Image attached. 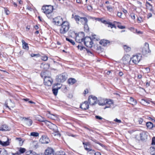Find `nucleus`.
Wrapping results in <instances>:
<instances>
[{"label":"nucleus","mask_w":155,"mask_h":155,"mask_svg":"<svg viewBox=\"0 0 155 155\" xmlns=\"http://www.w3.org/2000/svg\"><path fill=\"white\" fill-rule=\"evenodd\" d=\"M53 7L51 5H46L43 6L41 8L42 12L45 13L47 17L50 18H51V15Z\"/></svg>","instance_id":"obj_1"},{"label":"nucleus","mask_w":155,"mask_h":155,"mask_svg":"<svg viewBox=\"0 0 155 155\" xmlns=\"http://www.w3.org/2000/svg\"><path fill=\"white\" fill-rule=\"evenodd\" d=\"M74 18L78 24L81 23L84 25L85 28L87 27V19L86 17H81L78 15H75Z\"/></svg>","instance_id":"obj_2"},{"label":"nucleus","mask_w":155,"mask_h":155,"mask_svg":"<svg viewBox=\"0 0 155 155\" xmlns=\"http://www.w3.org/2000/svg\"><path fill=\"white\" fill-rule=\"evenodd\" d=\"M44 123L50 129L53 130L55 132L54 135H58L60 136V134L57 131V127L55 125L47 120H45Z\"/></svg>","instance_id":"obj_3"},{"label":"nucleus","mask_w":155,"mask_h":155,"mask_svg":"<svg viewBox=\"0 0 155 155\" xmlns=\"http://www.w3.org/2000/svg\"><path fill=\"white\" fill-rule=\"evenodd\" d=\"M61 28L60 31L61 34H64L67 32L69 29L70 26L69 23L67 21L63 22L60 25Z\"/></svg>","instance_id":"obj_4"},{"label":"nucleus","mask_w":155,"mask_h":155,"mask_svg":"<svg viewBox=\"0 0 155 155\" xmlns=\"http://www.w3.org/2000/svg\"><path fill=\"white\" fill-rule=\"evenodd\" d=\"M86 38V37L84 36V33L81 32L79 33L78 35L76 36L75 40L77 42L79 43L83 42L84 45L87 46L86 42L85 41Z\"/></svg>","instance_id":"obj_5"},{"label":"nucleus","mask_w":155,"mask_h":155,"mask_svg":"<svg viewBox=\"0 0 155 155\" xmlns=\"http://www.w3.org/2000/svg\"><path fill=\"white\" fill-rule=\"evenodd\" d=\"M67 75L65 73H62L57 76L56 81L58 82H63L67 79Z\"/></svg>","instance_id":"obj_6"},{"label":"nucleus","mask_w":155,"mask_h":155,"mask_svg":"<svg viewBox=\"0 0 155 155\" xmlns=\"http://www.w3.org/2000/svg\"><path fill=\"white\" fill-rule=\"evenodd\" d=\"M97 98L93 95H90L88 99V103L91 105H94L97 103Z\"/></svg>","instance_id":"obj_7"},{"label":"nucleus","mask_w":155,"mask_h":155,"mask_svg":"<svg viewBox=\"0 0 155 155\" xmlns=\"http://www.w3.org/2000/svg\"><path fill=\"white\" fill-rule=\"evenodd\" d=\"M141 56L138 55H137L133 56L131 58V61L134 64H137L140 61L141 59Z\"/></svg>","instance_id":"obj_8"},{"label":"nucleus","mask_w":155,"mask_h":155,"mask_svg":"<svg viewBox=\"0 0 155 155\" xmlns=\"http://www.w3.org/2000/svg\"><path fill=\"white\" fill-rule=\"evenodd\" d=\"M105 104L106 106L104 108V109L106 108H113L114 107V103L113 101L110 99H106L105 102Z\"/></svg>","instance_id":"obj_9"},{"label":"nucleus","mask_w":155,"mask_h":155,"mask_svg":"<svg viewBox=\"0 0 155 155\" xmlns=\"http://www.w3.org/2000/svg\"><path fill=\"white\" fill-rule=\"evenodd\" d=\"M122 60L123 61V63L124 64H127L131 63V58H130V56L129 55H125L122 58Z\"/></svg>","instance_id":"obj_10"},{"label":"nucleus","mask_w":155,"mask_h":155,"mask_svg":"<svg viewBox=\"0 0 155 155\" xmlns=\"http://www.w3.org/2000/svg\"><path fill=\"white\" fill-rule=\"evenodd\" d=\"M150 52L149 49V45L147 43H145L144 46L142 49V52L143 54L145 55Z\"/></svg>","instance_id":"obj_11"},{"label":"nucleus","mask_w":155,"mask_h":155,"mask_svg":"<svg viewBox=\"0 0 155 155\" xmlns=\"http://www.w3.org/2000/svg\"><path fill=\"white\" fill-rule=\"evenodd\" d=\"M53 22L57 25H60L63 22L62 18L59 16L53 18Z\"/></svg>","instance_id":"obj_12"},{"label":"nucleus","mask_w":155,"mask_h":155,"mask_svg":"<svg viewBox=\"0 0 155 155\" xmlns=\"http://www.w3.org/2000/svg\"><path fill=\"white\" fill-rule=\"evenodd\" d=\"M95 36H96V35H92V38L88 36V41L89 42V46H88V48H92V46L94 43L92 41V39H96L97 41L99 39L98 38L97 39L95 37Z\"/></svg>","instance_id":"obj_13"},{"label":"nucleus","mask_w":155,"mask_h":155,"mask_svg":"<svg viewBox=\"0 0 155 155\" xmlns=\"http://www.w3.org/2000/svg\"><path fill=\"white\" fill-rule=\"evenodd\" d=\"M148 134L147 132L145 131H143L140 134L141 140L143 142L146 141L147 139Z\"/></svg>","instance_id":"obj_14"},{"label":"nucleus","mask_w":155,"mask_h":155,"mask_svg":"<svg viewBox=\"0 0 155 155\" xmlns=\"http://www.w3.org/2000/svg\"><path fill=\"white\" fill-rule=\"evenodd\" d=\"M53 82L52 79L49 77L46 76L45 78L44 83L45 84L48 86H51Z\"/></svg>","instance_id":"obj_15"},{"label":"nucleus","mask_w":155,"mask_h":155,"mask_svg":"<svg viewBox=\"0 0 155 155\" xmlns=\"http://www.w3.org/2000/svg\"><path fill=\"white\" fill-rule=\"evenodd\" d=\"M50 141L48 138L45 136H42L39 140L41 143H48Z\"/></svg>","instance_id":"obj_16"},{"label":"nucleus","mask_w":155,"mask_h":155,"mask_svg":"<svg viewBox=\"0 0 155 155\" xmlns=\"http://www.w3.org/2000/svg\"><path fill=\"white\" fill-rule=\"evenodd\" d=\"M53 150L50 147L48 148L45 152V155H54Z\"/></svg>","instance_id":"obj_17"},{"label":"nucleus","mask_w":155,"mask_h":155,"mask_svg":"<svg viewBox=\"0 0 155 155\" xmlns=\"http://www.w3.org/2000/svg\"><path fill=\"white\" fill-rule=\"evenodd\" d=\"M99 43L103 46H106L109 45L110 42L108 40L103 39L100 41Z\"/></svg>","instance_id":"obj_18"},{"label":"nucleus","mask_w":155,"mask_h":155,"mask_svg":"<svg viewBox=\"0 0 155 155\" xmlns=\"http://www.w3.org/2000/svg\"><path fill=\"white\" fill-rule=\"evenodd\" d=\"M106 101V99H104L103 98H99L98 100H97V103H98L99 105L103 106L105 105V102Z\"/></svg>","instance_id":"obj_19"},{"label":"nucleus","mask_w":155,"mask_h":155,"mask_svg":"<svg viewBox=\"0 0 155 155\" xmlns=\"http://www.w3.org/2000/svg\"><path fill=\"white\" fill-rule=\"evenodd\" d=\"M10 130V128L6 124L3 125L0 128V130L2 131H8Z\"/></svg>","instance_id":"obj_20"},{"label":"nucleus","mask_w":155,"mask_h":155,"mask_svg":"<svg viewBox=\"0 0 155 155\" xmlns=\"http://www.w3.org/2000/svg\"><path fill=\"white\" fill-rule=\"evenodd\" d=\"M7 139V140L6 141H2V143H1V145L3 146H6L9 145L10 142L9 141V139L7 137H6Z\"/></svg>","instance_id":"obj_21"},{"label":"nucleus","mask_w":155,"mask_h":155,"mask_svg":"<svg viewBox=\"0 0 155 155\" xmlns=\"http://www.w3.org/2000/svg\"><path fill=\"white\" fill-rule=\"evenodd\" d=\"M24 123L28 126H31L32 124V121L30 119L25 118L24 120Z\"/></svg>","instance_id":"obj_22"},{"label":"nucleus","mask_w":155,"mask_h":155,"mask_svg":"<svg viewBox=\"0 0 155 155\" xmlns=\"http://www.w3.org/2000/svg\"><path fill=\"white\" fill-rule=\"evenodd\" d=\"M129 101L130 102V104L133 105H135L137 103V101L132 97L130 98Z\"/></svg>","instance_id":"obj_23"},{"label":"nucleus","mask_w":155,"mask_h":155,"mask_svg":"<svg viewBox=\"0 0 155 155\" xmlns=\"http://www.w3.org/2000/svg\"><path fill=\"white\" fill-rule=\"evenodd\" d=\"M87 102L85 101L83 103L81 104L80 107L83 110H86L87 108Z\"/></svg>","instance_id":"obj_24"},{"label":"nucleus","mask_w":155,"mask_h":155,"mask_svg":"<svg viewBox=\"0 0 155 155\" xmlns=\"http://www.w3.org/2000/svg\"><path fill=\"white\" fill-rule=\"evenodd\" d=\"M22 43L23 48L25 49L28 50V44L26 43L23 40H22Z\"/></svg>","instance_id":"obj_25"},{"label":"nucleus","mask_w":155,"mask_h":155,"mask_svg":"<svg viewBox=\"0 0 155 155\" xmlns=\"http://www.w3.org/2000/svg\"><path fill=\"white\" fill-rule=\"evenodd\" d=\"M146 125L147 127L149 129H151L153 127V124L151 122H147L146 123Z\"/></svg>","instance_id":"obj_26"},{"label":"nucleus","mask_w":155,"mask_h":155,"mask_svg":"<svg viewBox=\"0 0 155 155\" xmlns=\"http://www.w3.org/2000/svg\"><path fill=\"white\" fill-rule=\"evenodd\" d=\"M150 152L151 155H155V147H151L150 148Z\"/></svg>","instance_id":"obj_27"},{"label":"nucleus","mask_w":155,"mask_h":155,"mask_svg":"<svg viewBox=\"0 0 155 155\" xmlns=\"http://www.w3.org/2000/svg\"><path fill=\"white\" fill-rule=\"evenodd\" d=\"M41 67L43 68L45 70H47L50 67V64H42L41 65Z\"/></svg>","instance_id":"obj_28"},{"label":"nucleus","mask_w":155,"mask_h":155,"mask_svg":"<svg viewBox=\"0 0 155 155\" xmlns=\"http://www.w3.org/2000/svg\"><path fill=\"white\" fill-rule=\"evenodd\" d=\"M95 152L94 150L88 148V155H94Z\"/></svg>","instance_id":"obj_29"},{"label":"nucleus","mask_w":155,"mask_h":155,"mask_svg":"<svg viewBox=\"0 0 155 155\" xmlns=\"http://www.w3.org/2000/svg\"><path fill=\"white\" fill-rule=\"evenodd\" d=\"M31 145L33 148L36 149L38 147L37 142L33 141L31 144Z\"/></svg>","instance_id":"obj_30"},{"label":"nucleus","mask_w":155,"mask_h":155,"mask_svg":"<svg viewBox=\"0 0 155 155\" xmlns=\"http://www.w3.org/2000/svg\"><path fill=\"white\" fill-rule=\"evenodd\" d=\"M60 88V87H58L57 88H53L52 89L53 93L55 95L57 94L58 90Z\"/></svg>","instance_id":"obj_31"},{"label":"nucleus","mask_w":155,"mask_h":155,"mask_svg":"<svg viewBox=\"0 0 155 155\" xmlns=\"http://www.w3.org/2000/svg\"><path fill=\"white\" fill-rule=\"evenodd\" d=\"M48 117L50 118L51 119L53 120H56L57 119V117L55 115L49 114L48 116Z\"/></svg>","instance_id":"obj_32"},{"label":"nucleus","mask_w":155,"mask_h":155,"mask_svg":"<svg viewBox=\"0 0 155 155\" xmlns=\"http://www.w3.org/2000/svg\"><path fill=\"white\" fill-rule=\"evenodd\" d=\"M76 81L75 79L74 78H70L68 80V83L69 84H72L75 83Z\"/></svg>","instance_id":"obj_33"},{"label":"nucleus","mask_w":155,"mask_h":155,"mask_svg":"<svg viewBox=\"0 0 155 155\" xmlns=\"http://www.w3.org/2000/svg\"><path fill=\"white\" fill-rule=\"evenodd\" d=\"M39 134L36 132H32L30 133V135L34 137H37L39 136Z\"/></svg>","instance_id":"obj_34"},{"label":"nucleus","mask_w":155,"mask_h":155,"mask_svg":"<svg viewBox=\"0 0 155 155\" xmlns=\"http://www.w3.org/2000/svg\"><path fill=\"white\" fill-rule=\"evenodd\" d=\"M37 119L38 121L43 122L44 123V121H45L44 120L43 118L40 116H38L37 117Z\"/></svg>","instance_id":"obj_35"},{"label":"nucleus","mask_w":155,"mask_h":155,"mask_svg":"<svg viewBox=\"0 0 155 155\" xmlns=\"http://www.w3.org/2000/svg\"><path fill=\"white\" fill-rule=\"evenodd\" d=\"M124 48L125 51L127 52L129 51L131 49L130 47L127 45H125L124 46Z\"/></svg>","instance_id":"obj_36"},{"label":"nucleus","mask_w":155,"mask_h":155,"mask_svg":"<svg viewBox=\"0 0 155 155\" xmlns=\"http://www.w3.org/2000/svg\"><path fill=\"white\" fill-rule=\"evenodd\" d=\"M66 40L68 41H69L73 45H74L75 44V42L73 40L71 39H69L68 38H66Z\"/></svg>","instance_id":"obj_37"},{"label":"nucleus","mask_w":155,"mask_h":155,"mask_svg":"<svg viewBox=\"0 0 155 155\" xmlns=\"http://www.w3.org/2000/svg\"><path fill=\"white\" fill-rule=\"evenodd\" d=\"M25 151V149L23 148L20 147L19 150V151L20 153H23Z\"/></svg>","instance_id":"obj_38"},{"label":"nucleus","mask_w":155,"mask_h":155,"mask_svg":"<svg viewBox=\"0 0 155 155\" xmlns=\"http://www.w3.org/2000/svg\"><path fill=\"white\" fill-rule=\"evenodd\" d=\"M48 57L46 56L45 55L41 57V59L45 61H46L48 60Z\"/></svg>","instance_id":"obj_39"},{"label":"nucleus","mask_w":155,"mask_h":155,"mask_svg":"<svg viewBox=\"0 0 155 155\" xmlns=\"http://www.w3.org/2000/svg\"><path fill=\"white\" fill-rule=\"evenodd\" d=\"M78 49H80L81 50H83L84 49H86V51H87V49L86 48L84 47L83 46H80L79 45H78Z\"/></svg>","instance_id":"obj_40"},{"label":"nucleus","mask_w":155,"mask_h":155,"mask_svg":"<svg viewBox=\"0 0 155 155\" xmlns=\"http://www.w3.org/2000/svg\"><path fill=\"white\" fill-rule=\"evenodd\" d=\"M106 7L107 8V10L110 12H111L112 11V8L110 6H107Z\"/></svg>","instance_id":"obj_41"},{"label":"nucleus","mask_w":155,"mask_h":155,"mask_svg":"<svg viewBox=\"0 0 155 155\" xmlns=\"http://www.w3.org/2000/svg\"><path fill=\"white\" fill-rule=\"evenodd\" d=\"M151 145H155V137H153L152 138Z\"/></svg>","instance_id":"obj_42"},{"label":"nucleus","mask_w":155,"mask_h":155,"mask_svg":"<svg viewBox=\"0 0 155 155\" xmlns=\"http://www.w3.org/2000/svg\"><path fill=\"white\" fill-rule=\"evenodd\" d=\"M8 153L7 150L5 149H4L2 153V155H8Z\"/></svg>","instance_id":"obj_43"},{"label":"nucleus","mask_w":155,"mask_h":155,"mask_svg":"<svg viewBox=\"0 0 155 155\" xmlns=\"http://www.w3.org/2000/svg\"><path fill=\"white\" fill-rule=\"evenodd\" d=\"M83 145H84V149L86 150H87V143L83 142Z\"/></svg>","instance_id":"obj_44"},{"label":"nucleus","mask_w":155,"mask_h":155,"mask_svg":"<svg viewBox=\"0 0 155 155\" xmlns=\"http://www.w3.org/2000/svg\"><path fill=\"white\" fill-rule=\"evenodd\" d=\"M130 16L132 19H135V17L134 14L133 13H131Z\"/></svg>","instance_id":"obj_45"},{"label":"nucleus","mask_w":155,"mask_h":155,"mask_svg":"<svg viewBox=\"0 0 155 155\" xmlns=\"http://www.w3.org/2000/svg\"><path fill=\"white\" fill-rule=\"evenodd\" d=\"M122 12H118L117 13V16L120 18H121L122 17H121V16L122 15Z\"/></svg>","instance_id":"obj_46"},{"label":"nucleus","mask_w":155,"mask_h":155,"mask_svg":"<svg viewBox=\"0 0 155 155\" xmlns=\"http://www.w3.org/2000/svg\"><path fill=\"white\" fill-rule=\"evenodd\" d=\"M27 9L29 10L30 11H31L33 10V8H31L29 6H27Z\"/></svg>","instance_id":"obj_47"},{"label":"nucleus","mask_w":155,"mask_h":155,"mask_svg":"<svg viewBox=\"0 0 155 155\" xmlns=\"http://www.w3.org/2000/svg\"><path fill=\"white\" fill-rule=\"evenodd\" d=\"M5 12L7 15H8L9 14V12L6 8H5Z\"/></svg>","instance_id":"obj_48"},{"label":"nucleus","mask_w":155,"mask_h":155,"mask_svg":"<svg viewBox=\"0 0 155 155\" xmlns=\"http://www.w3.org/2000/svg\"><path fill=\"white\" fill-rule=\"evenodd\" d=\"M114 121H115L116 122L118 123H120L121 122V120H118L117 118H116L114 120Z\"/></svg>","instance_id":"obj_49"},{"label":"nucleus","mask_w":155,"mask_h":155,"mask_svg":"<svg viewBox=\"0 0 155 155\" xmlns=\"http://www.w3.org/2000/svg\"><path fill=\"white\" fill-rule=\"evenodd\" d=\"M95 117L96 119L99 120H101L103 119V118L102 117L99 116H96Z\"/></svg>","instance_id":"obj_50"},{"label":"nucleus","mask_w":155,"mask_h":155,"mask_svg":"<svg viewBox=\"0 0 155 155\" xmlns=\"http://www.w3.org/2000/svg\"><path fill=\"white\" fill-rule=\"evenodd\" d=\"M118 27L120 29H123L125 28V27L124 26H122L121 25H118Z\"/></svg>","instance_id":"obj_51"},{"label":"nucleus","mask_w":155,"mask_h":155,"mask_svg":"<svg viewBox=\"0 0 155 155\" xmlns=\"http://www.w3.org/2000/svg\"><path fill=\"white\" fill-rule=\"evenodd\" d=\"M152 16V14L151 13H148L147 15V18H149L150 17H151Z\"/></svg>","instance_id":"obj_52"},{"label":"nucleus","mask_w":155,"mask_h":155,"mask_svg":"<svg viewBox=\"0 0 155 155\" xmlns=\"http://www.w3.org/2000/svg\"><path fill=\"white\" fill-rule=\"evenodd\" d=\"M30 155H37L36 153L33 151H31V153H30Z\"/></svg>","instance_id":"obj_53"},{"label":"nucleus","mask_w":155,"mask_h":155,"mask_svg":"<svg viewBox=\"0 0 155 155\" xmlns=\"http://www.w3.org/2000/svg\"><path fill=\"white\" fill-rule=\"evenodd\" d=\"M109 25L111 28H114V27L116 28L115 26L114 25L112 24L111 23L109 24Z\"/></svg>","instance_id":"obj_54"},{"label":"nucleus","mask_w":155,"mask_h":155,"mask_svg":"<svg viewBox=\"0 0 155 155\" xmlns=\"http://www.w3.org/2000/svg\"><path fill=\"white\" fill-rule=\"evenodd\" d=\"M123 73L122 72L120 71L118 73V75L120 76H122L123 75Z\"/></svg>","instance_id":"obj_55"},{"label":"nucleus","mask_w":155,"mask_h":155,"mask_svg":"<svg viewBox=\"0 0 155 155\" xmlns=\"http://www.w3.org/2000/svg\"><path fill=\"white\" fill-rule=\"evenodd\" d=\"M142 78V76L141 74H138L137 75V78L138 79H140Z\"/></svg>","instance_id":"obj_56"},{"label":"nucleus","mask_w":155,"mask_h":155,"mask_svg":"<svg viewBox=\"0 0 155 155\" xmlns=\"http://www.w3.org/2000/svg\"><path fill=\"white\" fill-rule=\"evenodd\" d=\"M92 9V8L91 6L89 5V7L88 6V10H91Z\"/></svg>","instance_id":"obj_57"},{"label":"nucleus","mask_w":155,"mask_h":155,"mask_svg":"<svg viewBox=\"0 0 155 155\" xmlns=\"http://www.w3.org/2000/svg\"><path fill=\"white\" fill-rule=\"evenodd\" d=\"M143 121V120L142 118H140L139 119V123L140 124H141Z\"/></svg>","instance_id":"obj_58"},{"label":"nucleus","mask_w":155,"mask_h":155,"mask_svg":"<svg viewBox=\"0 0 155 155\" xmlns=\"http://www.w3.org/2000/svg\"><path fill=\"white\" fill-rule=\"evenodd\" d=\"M94 155H101V153L99 152H95Z\"/></svg>","instance_id":"obj_59"},{"label":"nucleus","mask_w":155,"mask_h":155,"mask_svg":"<svg viewBox=\"0 0 155 155\" xmlns=\"http://www.w3.org/2000/svg\"><path fill=\"white\" fill-rule=\"evenodd\" d=\"M122 11L124 13H126L127 12V11L124 8L123 9Z\"/></svg>","instance_id":"obj_60"},{"label":"nucleus","mask_w":155,"mask_h":155,"mask_svg":"<svg viewBox=\"0 0 155 155\" xmlns=\"http://www.w3.org/2000/svg\"><path fill=\"white\" fill-rule=\"evenodd\" d=\"M87 129H88V130H89V131L90 132V133L91 134H92V133H94V132H93V130H91V129H89L88 128H87Z\"/></svg>","instance_id":"obj_61"},{"label":"nucleus","mask_w":155,"mask_h":155,"mask_svg":"<svg viewBox=\"0 0 155 155\" xmlns=\"http://www.w3.org/2000/svg\"><path fill=\"white\" fill-rule=\"evenodd\" d=\"M30 27L29 26H28L26 27V30L27 31L29 30V29H30Z\"/></svg>","instance_id":"obj_62"},{"label":"nucleus","mask_w":155,"mask_h":155,"mask_svg":"<svg viewBox=\"0 0 155 155\" xmlns=\"http://www.w3.org/2000/svg\"><path fill=\"white\" fill-rule=\"evenodd\" d=\"M16 140H17L18 141L20 142V141H21V139L20 138H16Z\"/></svg>","instance_id":"obj_63"},{"label":"nucleus","mask_w":155,"mask_h":155,"mask_svg":"<svg viewBox=\"0 0 155 155\" xmlns=\"http://www.w3.org/2000/svg\"><path fill=\"white\" fill-rule=\"evenodd\" d=\"M65 154V153L63 152H62L61 153V154H58L57 155H64Z\"/></svg>","instance_id":"obj_64"}]
</instances>
